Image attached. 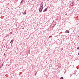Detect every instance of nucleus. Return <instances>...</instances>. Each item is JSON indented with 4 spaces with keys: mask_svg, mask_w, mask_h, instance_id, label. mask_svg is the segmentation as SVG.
<instances>
[{
    "mask_svg": "<svg viewBox=\"0 0 79 79\" xmlns=\"http://www.w3.org/2000/svg\"><path fill=\"white\" fill-rule=\"evenodd\" d=\"M40 5L41 7H43V6H44V2H41L40 4Z\"/></svg>",
    "mask_w": 79,
    "mask_h": 79,
    "instance_id": "1",
    "label": "nucleus"
},
{
    "mask_svg": "<svg viewBox=\"0 0 79 79\" xmlns=\"http://www.w3.org/2000/svg\"><path fill=\"white\" fill-rule=\"evenodd\" d=\"M70 5L72 6L74 5V2H72L70 4Z\"/></svg>",
    "mask_w": 79,
    "mask_h": 79,
    "instance_id": "2",
    "label": "nucleus"
},
{
    "mask_svg": "<svg viewBox=\"0 0 79 79\" xmlns=\"http://www.w3.org/2000/svg\"><path fill=\"white\" fill-rule=\"evenodd\" d=\"M65 33H66V34H68V33H69V31L68 30H67L65 31Z\"/></svg>",
    "mask_w": 79,
    "mask_h": 79,
    "instance_id": "3",
    "label": "nucleus"
},
{
    "mask_svg": "<svg viewBox=\"0 0 79 79\" xmlns=\"http://www.w3.org/2000/svg\"><path fill=\"white\" fill-rule=\"evenodd\" d=\"M42 10V7H40L39 9V11L40 12H42V10Z\"/></svg>",
    "mask_w": 79,
    "mask_h": 79,
    "instance_id": "4",
    "label": "nucleus"
},
{
    "mask_svg": "<svg viewBox=\"0 0 79 79\" xmlns=\"http://www.w3.org/2000/svg\"><path fill=\"white\" fill-rule=\"evenodd\" d=\"M48 8V7H47V8L44 9V10L43 11L44 13V12H45V11H47V8Z\"/></svg>",
    "mask_w": 79,
    "mask_h": 79,
    "instance_id": "5",
    "label": "nucleus"
},
{
    "mask_svg": "<svg viewBox=\"0 0 79 79\" xmlns=\"http://www.w3.org/2000/svg\"><path fill=\"white\" fill-rule=\"evenodd\" d=\"M14 42V40H11V42H12V44H13V42Z\"/></svg>",
    "mask_w": 79,
    "mask_h": 79,
    "instance_id": "6",
    "label": "nucleus"
},
{
    "mask_svg": "<svg viewBox=\"0 0 79 79\" xmlns=\"http://www.w3.org/2000/svg\"><path fill=\"white\" fill-rule=\"evenodd\" d=\"M26 12L25 11L23 13V15H26Z\"/></svg>",
    "mask_w": 79,
    "mask_h": 79,
    "instance_id": "7",
    "label": "nucleus"
},
{
    "mask_svg": "<svg viewBox=\"0 0 79 79\" xmlns=\"http://www.w3.org/2000/svg\"><path fill=\"white\" fill-rule=\"evenodd\" d=\"M9 35H10V33L8 34L7 35V36H8Z\"/></svg>",
    "mask_w": 79,
    "mask_h": 79,
    "instance_id": "8",
    "label": "nucleus"
},
{
    "mask_svg": "<svg viewBox=\"0 0 79 79\" xmlns=\"http://www.w3.org/2000/svg\"><path fill=\"white\" fill-rule=\"evenodd\" d=\"M64 79L63 77H61L60 78V79Z\"/></svg>",
    "mask_w": 79,
    "mask_h": 79,
    "instance_id": "9",
    "label": "nucleus"
},
{
    "mask_svg": "<svg viewBox=\"0 0 79 79\" xmlns=\"http://www.w3.org/2000/svg\"><path fill=\"white\" fill-rule=\"evenodd\" d=\"M22 2H23V0H22L21 1V2H20L21 4V3H22Z\"/></svg>",
    "mask_w": 79,
    "mask_h": 79,
    "instance_id": "10",
    "label": "nucleus"
},
{
    "mask_svg": "<svg viewBox=\"0 0 79 79\" xmlns=\"http://www.w3.org/2000/svg\"><path fill=\"white\" fill-rule=\"evenodd\" d=\"M77 50H79V46L77 47Z\"/></svg>",
    "mask_w": 79,
    "mask_h": 79,
    "instance_id": "11",
    "label": "nucleus"
},
{
    "mask_svg": "<svg viewBox=\"0 0 79 79\" xmlns=\"http://www.w3.org/2000/svg\"><path fill=\"white\" fill-rule=\"evenodd\" d=\"M3 64H4L2 63V66H3Z\"/></svg>",
    "mask_w": 79,
    "mask_h": 79,
    "instance_id": "12",
    "label": "nucleus"
},
{
    "mask_svg": "<svg viewBox=\"0 0 79 79\" xmlns=\"http://www.w3.org/2000/svg\"><path fill=\"white\" fill-rule=\"evenodd\" d=\"M11 34H12V32H10V35H11Z\"/></svg>",
    "mask_w": 79,
    "mask_h": 79,
    "instance_id": "13",
    "label": "nucleus"
},
{
    "mask_svg": "<svg viewBox=\"0 0 79 79\" xmlns=\"http://www.w3.org/2000/svg\"><path fill=\"white\" fill-rule=\"evenodd\" d=\"M44 8L43 7H42V8H41V10H43V9Z\"/></svg>",
    "mask_w": 79,
    "mask_h": 79,
    "instance_id": "14",
    "label": "nucleus"
},
{
    "mask_svg": "<svg viewBox=\"0 0 79 79\" xmlns=\"http://www.w3.org/2000/svg\"><path fill=\"white\" fill-rule=\"evenodd\" d=\"M2 66H0V68H2Z\"/></svg>",
    "mask_w": 79,
    "mask_h": 79,
    "instance_id": "15",
    "label": "nucleus"
},
{
    "mask_svg": "<svg viewBox=\"0 0 79 79\" xmlns=\"http://www.w3.org/2000/svg\"><path fill=\"white\" fill-rule=\"evenodd\" d=\"M8 37V36H7V35L6 36V37Z\"/></svg>",
    "mask_w": 79,
    "mask_h": 79,
    "instance_id": "16",
    "label": "nucleus"
},
{
    "mask_svg": "<svg viewBox=\"0 0 79 79\" xmlns=\"http://www.w3.org/2000/svg\"><path fill=\"white\" fill-rule=\"evenodd\" d=\"M4 55H5V53L4 54Z\"/></svg>",
    "mask_w": 79,
    "mask_h": 79,
    "instance_id": "17",
    "label": "nucleus"
},
{
    "mask_svg": "<svg viewBox=\"0 0 79 79\" xmlns=\"http://www.w3.org/2000/svg\"><path fill=\"white\" fill-rule=\"evenodd\" d=\"M78 55H79V52H78Z\"/></svg>",
    "mask_w": 79,
    "mask_h": 79,
    "instance_id": "18",
    "label": "nucleus"
},
{
    "mask_svg": "<svg viewBox=\"0 0 79 79\" xmlns=\"http://www.w3.org/2000/svg\"><path fill=\"white\" fill-rule=\"evenodd\" d=\"M11 42H11V41H10V43L11 44Z\"/></svg>",
    "mask_w": 79,
    "mask_h": 79,
    "instance_id": "19",
    "label": "nucleus"
},
{
    "mask_svg": "<svg viewBox=\"0 0 79 79\" xmlns=\"http://www.w3.org/2000/svg\"><path fill=\"white\" fill-rule=\"evenodd\" d=\"M36 74H37V73H36Z\"/></svg>",
    "mask_w": 79,
    "mask_h": 79,
    "instance_id": "20",
    "label": "nucleus"
},
{
    "mask_svg": "<svg viewBox=\"0 0 79 79\" xmlns=\"http://www.w3.org/2000/svg\"><path fill=\"white\" fill-rule=\"evenodd\" d=\"M56 21H57V19H56Z\"/></svg>",
    "mask_w": 79,
    "mask_h": 79,
    "instance_id": "21",
    "label": "nucleus"
},
{
    "mask_svg": "<svg viewBox=\"0 0 79 79\" xmlns=\"http://www.w3.org/2000/svg\"><path fill=\"white\" fill-rule=\"evenodd\" d=\"M35 75H36V74H35Z\"/></svg>",
    "mask_w": 79,
    "mask_h": 79,
    "instance_id": "22",
    "label": "nucleus"
}]
</instances>
